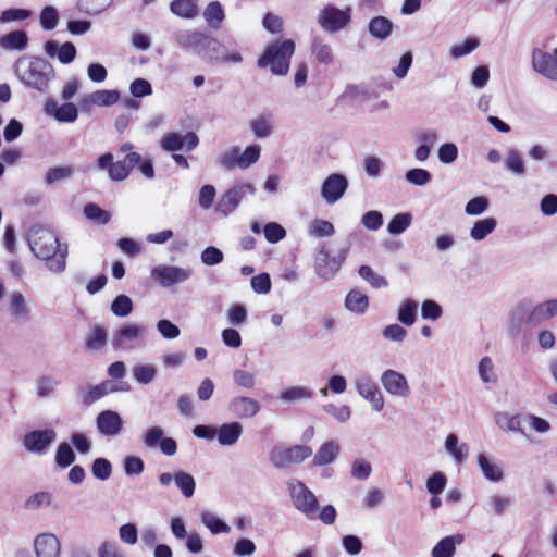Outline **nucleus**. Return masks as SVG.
<instances>
[{
	"instance_id": "1",
	"label": "nucleus",
	"mask_w": 557,
	"mask_h": 557,
	"mask_svg": "<svg viewBox=\"0 0 557 557\" xmlns=\"http://www.w3.org/2000/svg\"><path fill=\"white\" fill-rule=\"evenodd\" d=\"M27 243L34 256L46 261V265L51 272H64L67 245L61 244L53 231L41 224H34L28 231Z\"/></svg>"
},
{
	"instance_id": "2",
	"label": "nucleus",
	"mask_w": 557,
	"mask_h": 557,
	"mask_svg": "<svg viewBox=\"0 0 557 557\" xmlns=\"http://www.w3.org/2000/svg\"><path fill=\"white\" fill-rule=\"evenodd\" d=\"M97 166L101 171H107L113 182L126 180L132 171L137 168L147 178H154L153 161L150 157H143L140 153H127L122 160L115 161L111 152H106L97 159Z\"/></svg>"
},
{
	"instance_id": "3",
	"label": "nucleus",
	"mask_w": 557,
	"mask_h": 557,
	"mask_svg": "<svg viewBox=\"0 0 557 557\" xmlns=\"http://www.w3.org/2000/svg\"><path fill=\"white\" fill-rule=\"evenodd\" d=\"M15 73L22 84L39 92H46L55 77L52 64L40 57H32L27 64L17 60Z\"/></svg>"
},
{
	"instance_id": "4",
	"label": "nucleus",
	"mask_w": 557,
	"mask_h": 557,
	"mask_svg": "<svg viewBox=\"0 0 557 557\" xmlns=\"http://www.w3.org/2000/svg\"><path fill=\"white\" fill-rule=\"evenodd\" d=\"M295 51L292 39L275 40L269 45L258 60L259 67L269 66L274 75H285L289 70L290 58Z\"/></svg>"
},
{
	"instance_id": "5",
	"label": "nucleus",
	"mask_w": 557,
	"mask_h": 557,
	"mask_svg": "<svg viewBox=\"0 0 557 557\" xmlns=\"http://www.w3.org/2000/svg\"><path fill=\"white\" fill-rule=\"evenodd\" d=\"M287 490L294 508L307 519H315L319 510V500L314 493L297 479L287 481Z\"/></svg>"
},
{
	"instance_id": "6",
	"label": "nucleus",
	"mask_w": 557,
	"mask_h": 557,
	"mask_svg": "<svg viewBox=\"0 0 557 557\" xmlns=\"http://www.w3.org/2000/svg\"><path fill=\"white\" fill-rule=\"evenodd\" d=\"M546 45L533 47L530 55V64L533 72L542 77L557 82V47L553 53L545 51Z\"/></svg>"
},
{
	"instance_id": "7",
	"label": "nucleus",
	"mask_w": 557,
	"mask_h": 557,
	"mask_svg": "<svg viewBox=\"0 0 557 557\" xmlns=\"http://www.w3.org/2000/svg\"><path fill=\"white\" fill-rule=\"evenodd\" d=\"M312 455L307 445H295L289 448L273 447L269 453V460L276 469H285L292 465L300 463Z\"/></svg>"
},
{
	"instance_id": "8",
	"label": "nucleus",
	"mask_w": 557,
	"mask_h": 557,
	"mask_svg": "<svg viewBox=\"0 0 557 557\" xmlns=\"http://www.w3.org/2000/svg\"><path fill=\"white\" fill-rule=\"evenodd\" d=\"M255 193L256 188L250 183L236 184L220 197L215 211L223 216H227L237 209L246 196L253 195Z\"/></svg>"
},
{
	"instance_id": "9",
	"label": "nucleus",
	"mask_w": 557,
	"mask_h": 557,
	"mask_svg": "<svg viewBox=\"0 0 557 557\" xmlns=\"http://www.w3.org/2000/svg\"><path fill=\"white\" fill-rule=\"evenodd\" d=\"M150 275L161 287L169 288L187 282L193 275V270L177 265L161 264L152 268Z\"/></svg>"
},
{
	"instance_id": "10",
	"label": "nucleus",
	"mask_w": 557,
	"mask_h": 557,
	"mask_svg": "<svg viewBox=\"0 0 557 557\" xmlns=\"http://www.w3.org/2000/svg\"><path fill=\"white\" fill-rule=\"evenodd\" d=\"M351 20V8L339 9L334 4L325 5L319 13L318 22L329 33H336L346 27Z\"/></svg>"
},
{
	"instance_id": "11",
	"label": "nucleus",
	"mask_w": 557,
	"mask_h": 557,
	"mask_svg": "<svg viewBox=\"0 0 557 557\" xmlns=\"http://www.w3.org/2000/svg\"><path fill=\"white\" fill-rule=\"evenodd\" d=\"M55 440L57 432L53 429H44L27 432L22 442L28 453L45 455Z\"/></svg>"
},
{
	"instance_id": "12",
	"label": "nucleus",
	"mask_w": 557,
	"mask_h": 557,
	"mask_svg": "<svg viewBox=\"0 0 557 557\" xmlns=\"http://www.w3.org/2000/svg\"><path fill=\"white\" fill-rule=\"evenodd\" d=\"M198 145L199 137L194 132H187L186 134L169 132L160 140L161 148L173 153L183 149L187 152L193 151Z\"/></svg>"
},
{
	"instance_id": "13",
	"label": "nucleus",
	"mask_w": 557,
	"mask_h": 557,
	"mask_svg": "<svg viewBox=\"0 0 557 557\" xmlns=\"http://www.w3.org/2000/svg\"><path fill=\"white\" fill-rule=\"evenodd\" d=\"M348 186V180L344 174L332 173L321 185V197L327 205H334L342 199Z\"/></svg>"
},
{
	"instance_id": "14",
	"label": "nucleus",
	"mask_w": 557,
	"mask_h": 557,
	"mask_svg": "<svg viewBox=\"0 0 557 557\" xmlns=\"http://www.w3.org/2000/svg\"><path fill=\"white\" fill-rule=\"evenodd\" d=\"M207 36L200 30L180 29L173 33L172 38L181 49L191 51L199 57L201 50L205 49Z\"/></svg>"
},
{
	"instance_id": "15",
	"label": "nucleus",
	"mask_w": 557,
	"mask_h": 557,
	"mask_svg": "<svg viewBox=\"0 0 557 557\" xmlns=\"http://www.w3.org/2000/svg\"><path fill=\"white\" fill-rule=\"evenodd\" d=\"M123 425L122 417L114 410H103L96 418L97 430L103 436L114 437L119 435Z\"/></svg>"
},
{
	"instance_id": "16",
	"label": "nucleus",
	"mask_w": 557,
	"mask_h": 557,
	"mask_svg": "<svg viewBox=\"0 0 557 557\" xmlns=\"http://www.w3.org/2000/svg\"><path fill=\"white\" fill-rule=\"evenodd\" d=\"M530 302L528 300L519 301L509 313L508 333L511 337L518 336L524 325L532 326L536 323L529 322L531 312Z\"/></svg>"
},
{
	"instance_id": "17",
	"label": "nucleus",
	"mask_w": 557,
	"mask_h": 557,
	"mask_svg": "<svg viewBox=\"0 0 557 557\" xmlns=\"http://www.w3.org/2000/svg\"><path fill=\"white\" fill-rule=\"evenodd\" d=\"M358 394L371 403L375 411H381L384 407V398L377 386L368 377L359 376L355 381Z\"/></svg>"
},
{
	"instance_id": "18",
	"label": "nucleus",
	"mask_w": 557,
	"mask_h": 557,
	"mask_svg": "<svg viewBox=\"0 0 557 557\" xmlns=\"http://www.w3.org/2000/svg\"><path fill=\"white\" fill-rule=\"evenodd\" d=\"M44 50L48 57L58 58L62 64L72 63L77 54L76 47L71 41L59 45L57 40L50 39L44 44Z\"/></svg>"
},
{
	"instance_id": "19",
	"label": "nucleus",
	"mask_w": 557,
	"mask_h": 557,
	"mask_svg": "<svg viewBox=\"0 0 557 557\" xmlns=\"http://www.w3.org/2000/svg\"><path fill=\"white\" fill-rule=\"evenodd\" d=\"M382 385L391 395L406 397L409 394V385L406 377L394 370H386L381 376Z\"/></svg>"
},
{
	"instance_id": "20",
	"label": "nucleus",
	"mask_w": 557,
	"mask_h": 557,
	"mask_svg": "<svg viewBox=\"0 0 557 557\" xmlns=\"http://www.w3.org/2000/svg\"><path fill=\"white\" fill-rule=\"evenodd\" d=\"M45 112L62 123H73L78 116L77 108L72 102H65L59 106L57 101L48 100L45 104Z\"/></svg>"
},
{
	"instance_id": "21",
	"label": "nucleus",
	"mask_w": 557,
	"mask_h": 557,
	"mask_svg": "<svg viewBox=\"0 0 557 557\" xmlns=\"http://www.w3.org/2000/svg\"><path fill=\"white\" fill-rule=\"evenodd\" d=\"M36 557H60L61 545L59 539L51 533H42L34 541Z\"/></svg>"
},
{
	"instance_id": "22",
	"label": "nucleus",
	"mask_w": 557,
	"mask_h": 557,
	"mask_svg": "<svg viewBox=\"0 0 557 557\" xmlns=\"http://www.w3.org/2000/svg\"><path fill=\"white\" fill-rule=\"evenodd\" d=\"M228 410L237 418H253L260 411V405L250 397L237 396L228 403Z\"/></svg>"
},
{
	"instance_id": "23",
	"label": "nucleus",
	"mask_w": 557,
	"mask_h": 557,
	"mask_svg": "<svg viewBox=\"0 0 557 557\" xmlns=\"http://www.w3.org/2000/svg\"><path fill=\"white\" fill-rule=\"evenodd\" d=\"M331 255L325 243H322L319 247L317 256L314 258V270L319 277L329 281L336 275V271L331 262Z\"/></svg>"
},
{
	"instance_id": "24",
	"label": "nucleus",
	"mask_w": 557,
	"mask_h": 557,
	"mask_svg": "<svg viewBox=\"0 0 557 557\" xmlns=\"http://www.w3.org/2000/svg\"><path fill=\"white\" fill-rule=\"evenodd\" d=\"M478 466L484 478L491 482H500L504 478L502 466L485 453H480L476 457Z\"/></svg>"
},
{
	"instance_id": "25",
	"label": "nucleus",
	"mask_w": 557,
	"mask_h": 557,
	"mask_svg": "<svg viewBox=\"0 0 557 557\" xmlns=\"http://www.w3.org/2000/svg\"><path fill=\"white\" fill-rule=\"evenodd\" d=\"M523 420H525V416L520 413L509 414L499 411L494 414V421L498 429L504 432H517L521 435H525L524 430L521 428Z\"/></svg>"
},
{
	"instance_id": "26",
	"label": "nucleus",
	"mask_w": 557,
	"mask_h": 557,
	"mask_svg": "<svg viewBox=\"0 0 557 557\" xmlns=\"http://www.w3.org/2000/svg\"><path fill=\"white\" fill-rule=\"evenodd\" d=\"M243 434V425L239 422H230L222 424L216 429V440L221 446H233Z\"/></svg>"
},
{
	"instance_id": "27",
	"label": "nucleus",
	"mask_w": 557,
	"mask_h": 557,
	"mask_svg": "<svg viewBox=\"0 0 557 557\" xmlns=\"http://www.w3.org/2000/svg\"><path fill=\"white\" fill-rule=\"evenodd\" d=\"M9 310L13 319L18 323L27 322L30 319V309L26 304L24 295L20 292L11 294Z\"/></svg>"
},
{
	"instance_id": "28",
	"label": "nucleus",
	"mask_w": 557,
	"mask_h": 557,
	"mask_svg": "<svg viewBox=\"0 0 557 557\" xmlns=\"http://www.w3.org/2000/svg\"><path fill=\"white\" fill-rule=\"evenodd\" d=\"M341 450L339 444L335 441L323 443L317 450L312 463L317 467H323L332 463Z\"/></svg>"
},
{
	"instance_id": "29",
	"label": "nucleus",
	"mask_w": 557,
	"mask_h": 557,
	"mask_svg": "<svg viewBox=\"0 0 557 557\" xmlns=\"http://www.w3.org/2000/svg\"><path fill=\"white\" fill-rule=\"evenodd\" d=\"M555 315H557V299H550L532 308L529 314V322L539 324Z\"/></svg>"
},
{
	"instance_id": "30",
	"label": "nucleus",
	"mask_w": 557,
	"mask_h": 557,
	"mask_svg": "<svg viewBox=\"0 0 557 557\" xmlns=\"http://www.w3.org/2000/svg\"><path fill=\"white\" fill-rule=\"evenodd\" d=\"M314 396V392L307 386H290L280 393V399L285 404H294L310 400Z\"/></svg>"
},
{
	"instance_id": "31",
	"label": "nucleus",
	"mask_w": 557,
	"mask_h": 557,
	"mask_svg": "<svg viewBox=\"0 0 557 557\" xmlns=\"http://www.w3.org/2000/svg\"><path fill=\"white\" fill-rule=\"evenodd\" d=\"M28 36L25 30H13L0 37V46L5 50L22 51L27 47Z\"/></svg>"
},
{
	"instance_id": "32",
	"label": "nucleus",
	"mask_w": 557,
	"mask_h": 557,
	"mask_svg": "<svg viewBox=\"0 0 557 557\" xmlns=\"http://www.w3.org/2000/svg\"><path fill=\"white\" fill-rule=\"evenodd\" d=\"M497 227V220L493 216H487L484 219L476 220L471 230L470 237L475 242H481L485 239L490 234H492Z\"/></svg>"
},
{
	"instance_id": "33",
	"label": "nucleus",
	"mask_w": 557,
	"mask_h": 557,
	"mask_svg": "<svg viewBox=\"0 0 557 557\" xmlns=\"http://www.w3.org/2000/svg\"><path fill=\"white\" fill-rule=\"evenodd\" d=\"M512 505V498L506 495H490L483 506L487 513L494 516L505 515Z\"/></svg>"
},
{
	"instance_id": "34",
	"label": "nucleus",
	"mask_w": 557,
	"mask_h": 557,
	"mask_svg": "<svg viewBox=\"0 0 557 557\" xmlns=\"http://www.w3.org/2000/svg\"><path fill=\"white\" fill-rule=\"evenodd\" d=\"M463 542V536L460 534L446 536L442 539L432 549V557H453L456 550V545Z\"/></svg>"
},
{
	"instance_id": "35",
	"label": "nucleus",
	"mask_w": 557,
	"mask_h": 557,
	"mask_svg": "<svg viewBox=\"0 0 557 557\" xmlns=\"http://www.w3.org/2000/svg\"><path fill=\"white\" fill-rule=\"evenodd\" d=\"M345 307L347 310L363 314L369 307L368 296L357 289H351L345 298Z\"/></svg>"
},
{
	"instance_id": "36",
	"label": "nucleus",
	"mask_w": 557,
	"mask_h": 557,
	"mask_svg": "<svg viewBox=\"0 0 557 557\" xmlns=\"http://www.w3.org/2000/svg\"><path fill=\"white\" fill-rule=\"evenodd\" d=\"M445 449L458 465L463 462L469 451L466 443L459 445L458 436L454 433L447 435L445 440Z\"/></svg>"
},
{
	"instance_id": "37",
	"label": "nucleus",
	"mask_w": 557,
	"mask_h": 557,
	"mask_svg": "<svg viewBox=\"0 0 557 557\" xmlns=\"http://www.w3.org/2000/svg\"><path fill=\"white\" fill-rule=\"evenodd\" d=\"M203 48L199 54L202 60L210 63H220L224 47L218 39L208 35Z\"/></svg>"
},
{
	"instance_id": "38",
	"label": "nucleus",
	"mask_w": 557,
	"mask_h": 557,
	"mask_svg": "<svg viewBox=\"0 0 557 557\" xmlns=\"http://www.w3.org/2000/svg\"><path fill=\"white\" fill-rule=\"evenodd\" d=\"M368 29L371 36L384 40L392 34L393 23L387 17L375 16L369 22Z\"/></svg>"
},
{
	"instance_id": "39",
	"label": "nucleus",
	"mask_w": 557,
	"mask_h": 557,
	"mask_svg": "<svg viewBox=\"0 0 557 557\" xmlns=\"http://www.w3.org/2000/svg\"><path fill=\"white\" fill-rule=\"evenodd\" d=\"M170 11L182 18H194L198 14L197 0H173Z\"/></svg>"
},
{
	"instance_id": "40",
	"label": "nucleus",
	"mask_w": 557,
	"mask_h": 557,
	"mask_svg": "<svg viewBox=\"0 0 557 557\" xmlns=\"http://www.w3.org/2000/svg\"><path fill=\"white\" fill-rule=\"evenodd\" d=\"M249 125L257 138H267L273 131L272 116L270 114H263L251 120Z\"/></svg>"
},
{
	"instance_id": "41",
	"label": "nucleus",
	"mask_w": 557,
	"mask_h": 557,
	"mask_svg": "<svg viewBox=\"0 0 557 557\" xmlns=\"http://www.w3.org/2000/svg\"><path fill=\"white\" fill-rule=\"evenodd\" d=\"M418 313V304L412 299L404 300L397 313V319L404 325L410 326L416 322Z\"/></svg>"
},
{
	"instance_id": "42",
	"label": "nucleus",
	"mask_w": 557,
	"mask_h": 557,
	"mask_svg": "<svg viewBox=\"0 0 557 557\" xmlns=\"http://www.w3.org/2000/svg\"><path fill=\"white\" fill-rule=\"evenodd\" d=\"M174 483L184 497L190 498L194 495L196 481L191 474L180 470L174 474Z\"/></svg>"
},
{
	"instance_id": "43",
	"label": "nucleus",
	"mask_w": 557,
	"mask_h": 557,
	"mask_svg": "<svg viewBox=\"0 0 557 557\" xmlns=\"http://www.w3.org/2000/svg\"><path fill=\"white\" fill-rule=\"evenodd\" d=\"M112 4V0H78L77 9L79 12L95 16L107 10Z\"/></svg>"
},
{
	"instance_id": "44",
	"label": "nucleus",
	"mask_w": 557,
	"mask_h": 557,
	"mask_svg": "<svg viewBox=\"0 0 557 557\" xmlns=\"http://www.w3.org/2000/svg\"><path fill=\"white\" fill-rule=\"evenodd\" d=\"M200 520L203 523V525H206L210 530L212 534L230 533L231 531L230 525L222 521L211 511L201 512Z\"/></svg>"
},
{
	"instance_id": "45",
	"label": "nucleus",
	"mask_w": 557,
	"mask_h": 557,
	"mask_svg": "<svg viewBox=\"0 0 557 557\" xmlns=\"http://www.w3.org/2000/svg\"><path fill=\"white\" fill-rule=\"evenodd\" d=\"M203 17L211 27L218 28L225 17L222 4L219 1L210 2L203 10Z\"/></svg>"
},
{
	"instance_id": "46",
	"label": "nucleus",
	"mask_w": 557,
	"mask_h": 557,
	"mask_svg": "<svg viewBox=\"0 0 557 557\" xmlns=\"http://www.w3.org/2000/svg\"><path fill=\"white\" fill-rule=\"evenodd\" d=\"M83 211L88 220L94 221L100 225H106L111 220V213L107 210H103L95 202L86 203Z\"/></svg>"
},
{
	"instance_id": "47",
	"label": "nucleus",
	"mask_w": 557,
	"mask_h": 557,
	"mask_svg": "<svg viewBox=\"0 0 557 557\" xmlns=\"http://www.w3.org/2000/svg\"><path fill=\"white\" fill-rule=\"evenodd\" d=\"M74 168L72 165L53 166L48 169L45 175V183L47 185H53L59 182L69 180L74 174Z\"/></svg>"
},
{
	"instance_id": "48",
	"label": "nucleus",
	"mask_w": 557,
	"mask_h": 557,
	"mask_svg": "<svg viewBox=\"0 0 557 557\" xmlns=\"http://www.w3.org/2000/svg\"><path fill=\"white\" fill-rule=\"evenodd\" d=\"M54 461L61 469L70 467L75 461V453L69 443L62 442L58 445Z\"/></svg>"
},
{
	"instance_id": "49",
	"label": "nucleus",
	"mask_w": 557,
	"mask_h": 557,
	"mask_svg": "<svg viewBox=\"0 0 557 557\" xmlns=\"http://www.w3.org/2000/svg\"><path fill=\"white\" fill-rule=\"evenodd\" d=\"M133 300L124 294L117 295L111 302V312L119 318H125L133 311Z\"/></svg>"
},
{
	"instance_id": "50",
	"label": "nucleus",
	"mask_w": 557,
	"mask_h": 557,
	"mask_svg": "<svg viewBox=\"0 0 557 557\" xmlns=\"http://www.w3.org/2000/svg\"><path fill=\"white\" fill-rule=\"evenodd\" d=\"M412 215L409 212L397 213L387 224V232L391 235L404 233L411 224Z\"/></svg>"
},
{
	"instance_id": "51",
	"label": "nucleus",
	"mask_w": 557,
	"mask_h": 557,
	"mask_svg": "<svg viewBox=\"0 0 557 557\" xmlns=\"http://www.w3.org/2000/svg\"><path fill=\"white\" fill-rule=\"evenodd\" d=\"M312 53L318 62L330 64L333 61L332 48L323 41V39L315 37L312 41Z\"/></svg>"
},
{
	"instance_id": "52",
	"label": "nucleus",
	"mask_w": 557,
	"mask_h": 557,
	"mask_svg": "<svg viewBox=\"0 0 557 557\" xmlns=\"http://www.w3.org/2000/svg\"><path fill=\"white\" fill-rule=\"evenodd\" d=\"M52 503V495L49 492H37L30 495L24 503V507L28 510H38L49 507Z\"/></svg>"
},
{
	"instance_id": "53",
	"label": "nucleus",
	"mask_w": 557,
	"mask_h": 557,
	"mask_svg": "<svg viewBox=\"0 0 557 557\" xmlns=\"http://www.w3.org/2000/svg\"><path fill=\"white\" fill-rule=\"evenodd\" d=\"M59 18H60L59 11L52 5H47V7L42 8V10L40 11L39 22H40V26L45 30L54 29L59 23Z\"/></svg>"
},
{
	"instance_id": "54",
	"label": "nucleus",
	"mask_w": 557,
	"mask_h": 557,
	"mask_svg": "<svg viewBox=\"0 0 557 557\" xmlns=\"http://www.w3.org/2000/svg\"><path fill=\"white\" fill-rule=\"evenodd\" d=\"M405 180L414 186H424L432 180L431 173L422 168L410 169L405 173Z\"/></svg>"
},
{
	"instance_id": "55",
	"label": "nucleus",
	"mask_w": 557,
	"mask_h": 557,
	"mask_svg": "<svg viewBox=\"0 0 557 557\" xmlns=\"http://www.w3.org/2000/svg\"><path fill=\"white\" fill-rule=\"evenodd\" d=\"M91 101L101 107H110L120 100L117 90H98L90 95Z\"/></svg>"
},
{
	"instance_id": "56",
	"label": "nucleus",
	"mask_w": 557,
	"mask_h": 557,
	"mask_svg": "<svg viewBox=\"0 0 557 557\" xmlns=\"http://www.w3.org/2000/svg\"><path fill=\"white\" fill-rule=\"evenodd\" d=\"M334 233V225L326 220L315 219L309 225V234L315 237H330Z\"/></svg>"
},
{
	"instance_id": "57",
	"label": "nucleus",
	"mask_w": 557,
	"mask_h": 557,
	"mask_svg": "<svg viewBox=\"0 0 557 557\" xmlns=\"http://www.w3.org/2000/svg\"><path fill=\"white\" fill-rule=\"evenodd\" d=\"M261 148L259 145L252 144L239 152V169L246 170L255 164L260 158Z\"/></svg>"
},
{
	"instance_id": "58",
	"label": "nucleus",
	"mask_w": 557,
	"mask_h": 557,
	"mask_svg": "<svg viewBox=\"0 0 557 557\" xmlns=\"http://www.w3.org/2000/svg\"><path fill=\"white\" fill-rule=\"evenodd\" d=\"M490 206V200L485 196H476L472 199H470L466 207L465 212L468 215L475 216L484 213Z\"/></svg>"
},
{
	"instance_id": "59",
	"label": "nucleus",
	"mask_w": 557,
	"mask_h": 557,
	"mask_svg": "<svg viewBox=\"0 0 557 557\" xmlns=\"http://www.w3.org/2000/svg\"><path fill=\"white\" fill-rule=\"evenodd\" d=\"M359 275L367 281L374 288H382L387 286L385 277L375 273L371 267L361 265L358 270Z\"/></svg>"
},
{
	"instance_id": "60",
	"label": "nucleus",
	"mask_w": 557,
	"mask_h": 557,
	"mask_svg": "<svg viewBox=\"0 0 557 557\" xmlns=\"http://www.w3.org/2000/svg\"><path fill=\"white\" fill-rule=\"evenodd\" d=\"M91 472L96 479L106 481L112 474L111 462L106 458H96L91 465Z\"/></svg>"
},
{
	"instance_id": "61",
	"label": "nucleus",
	"mask_w": 557,
	"mask_h": 557,
	"mask_svg": "<svg viewBox=\"0 0 557 557\" xmlns=\"http://www.w3.org/2000/svg\"><path fill=\"white\" fill-rule=\"evenodd\" d=\"M156 374H157L156 368L150 364H140V366H136L133 369L134 379L139 384H144V385L151 383L154 380Z\"/></svg>"
},
{
	"instance_id": "62",
	"label": "nucleus",
	"mask_w": 557,
	"mask_h": 557,
	"mask_svg": "<svg viewBox=\"0 0 557 557\" xmlns=\"http://www.w3.org/2000/svg\"><path fill=\"white\" fill-rule=\"evenodd\" d=\"M250 285H251L252 290L256 294H259V295L269 294L271 290V287H272L270 274L263 272V273L252 276L250 280Z\"/></svg>"
},
{
	"instance_id": "63",
	"label": "nucleus",
	"mask_w": 557,
	"mask_h": 557,
	"mask_svg": "<svg viewBox=\"0 0 557 557\" xmlns=\"http://www.w3.org/2000/svg\"><path fill=\"white\" fill-rule=\"evenodd\" d=\"M263 234L265 239L271 244H276L286 236L285 228L276 222H268L263 226Z\"/></svg>"
},
{
	"instance_id": "64",
	"label": "nucleus",
	"mask_w": 557,
	"mask_h": 557,
	"mask_svg": "<svg viewBox=\"0 0 557 557\" xmlns=\"http://www.w3.org/2000/svg\"><path fill=\"white\" fill-rule=\"evenodd\" d=\"M223 251L215 246H208L200 255L201 262L208 267L218 265L223 261Z\"/></svg>"
}]
</instances>
